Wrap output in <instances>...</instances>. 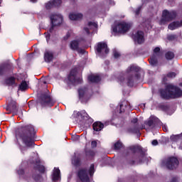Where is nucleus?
Here are the masks:
<instances>
[{
	"mask_svg": "<svg viewBox=\"0 0 182 182\" xmlns=\"http://www.w3.org/2000/svg\"><path fill=\"white\" fill-rule=\"evenodd\" d=\"M77 50V52H78V53H85V49H82V48H80L79 47H78V50Z\"/></svg>",
	"mask_w": 182,
	"mask_h": 182,
	"instance_id": "obj_55",
	"label": "nucleus"
},
{
	"mask_svg": "<svg viewBox=\"0 0 182 182\" xmlns=\"http://www.w3.org/2000/svg\"><path fill=\"white\" fill-rule=\"evenodd\" d=\"M77 75V68H73L68 77V82L70 85H82L83 83V79L82 77H77L76 78V76Z\"/></svg>",
	"mask_w": 182,
	"mask_h": 182,
	"instance_id": "obj_7",
	"label": "nucleus"
},
{
	"mask_svg": "<svg viewBox=\"0 0 182 182\" xmlns=\"http://www.w3.org/2000/svg\"><path fill=\"white\" fill-rule=\"evenodd\" d=\"M130 24L126 22L119 23L112 28L114 33H126L130 29Z\"/></svg>",
	"mask_w": 182,
	"mask_h": 182,
	"instance_id": "obj_9",
	"label": "nucleus"
},
{
	"mask_svg": "<svg viewBox=\"0 0 182 182\" xmlns=\"http://www.w3.org/2000/svg\"><path fill=\"white\" fill-rule=\"evenodd\" d=\"M37 1H38V0H31V2H33V3L37 2Z\"/></svg>",
	"mask_w": 182,
	"mask_h": 182,
	"instance_id": "obj_62",
	"label": "nucleus"
},
{
	"mask_svg": "<svg viewBox=\"0 0 182 182\" xmlns=\"http://www.w3.org/2000/svg\"><path fill=\"white\" fill-rule=\"evenodd\" d=\"M179 164L180 161L176 156H170L165 161V166L168 170H176Z\"/></svg>",
	"mask_w": 182,
	"mask_h": 182,
	"instance_id": "obj_8",
	"label": "nucleus"
},
{
	"mask_svg": "<svg viewBox=\"0 0 182 182\" xmlns=\"http://www.w3.org/2000/svg\"><path fill=\"white\" fill-rule=\"evenodd\" d=\"M95 50L98 55H107L109 53V48L107 47V43L105 42H99L95 47Z\"/></svg>",
	"mask_w": 182,
	"mask_h": 182,
	"instance_id": "obj_11",
	"label": "nucleus"
},
{
	"mask_svg": "<svg viewBox=\"0 0 182 182\" xmlns=\"http://www.w3.org/2000/svg\"><path fill=\"white\" fill-rule=\"evenodd\" d=\"M154 55H159L158 53H160V47H156L154 49Z\"/></svg>",
	"mask_w": 182,
	"mask_h": 182,
	"instance_id": "obj_44",
	"label": "nucleus"
},
{
	"mask_svg": "<svg viewBox=\"0 0 182 182\" xmlns=\"http://www.w3.org/2000/svg\"><path fill=\"white\" fill-rule=\"evenodd\" d=\"M162 129H163L164 132H168V130H167V126L163 124V125H162Z\"/></svg>",
	"mask_w": 182,
	"mask_h": 182,
	"instance_id": "obj_59",
	"label": "nucleus"
},
{
	"mask_svg": "<svg viewBox=\"0 0 182 182\" xmlns=\"http://www.w3.org/2000/svg\"><path fill=\"white\" fill-rule=\"evenodd\" d=\"M4 82L7 86H14V85H16V78L14 76L9 77L5 79Z\"/></svg>",
	"mask_w": 182,
	"mask_h": 182,
	"instance_id": "obj_22",
	"label": "nucleus"
},
{
	"mask_svg": "<svg viewBox=\"0 0 182 182\" xmlns=\"http://www.w3.org/2000/svg\"><path fill=\"white\" fill-rule=\"evenodd\" d=\"M170 182H177V177L172 178Z\"/></svg>",
	"mask_w": 182,
	"mask_h": 182,
	"instance_id": "obj_60",
	"label": "nucleus"
},
{
	"mask_svg": "<svg viewBox=\"0 0 182 182\" xmlns=\"http://www.w3.org/2000/svg\"><path fill=\"white\" fill-rule=\"evenodd\" d=\"M118 80L120 82V83H123V82H124V75H119L118 77Z\"/></svg>",
	"mask_w": 182,
	"mask_h": 182,
	"instance_id": "obj_48",
	"label": "nucleus"
},
{
	"mask_svg": "<svg viewBox=\"0 0 182 182\" xmlns=\"http://www.w3.org/2000/svg\"><path fill=\"white\" fill-rule=\"evenodd\" d=\"M123 106H124V104H120V105H119V107H120L119 113H123V112H124V109H123Z\"/></svg>",
	"mask_w": 182,
	"mask_h": 182,
	"instance_id": "obj_54",
	"label": "nucleus"
},
{
	"mask_svg": "<svg viewBox=\"0 0 182 182\" xmlns=\"http://www.w3.org/2000/svg\"><path fill=\"white\" fill-rule=\"evenodd\" d=\"M142 129H144V127H142Z\"/></svg>",
	"mask_w": 182,
	"mask_h": 182,
	"instance_id": "obj_64",
	"label": "nucleus"
},
{
	"mask_svg": "<svg viewBox=\"0 0 182 182\" xmlns=\"http://www.w3.org/2000/svg\"><path fill=\"white\" fill-rule=\"evenodd\" d=\"M70 48L72 50H79V41L77 40L71 41Z\"/></svg>",
	"mask_w": 182,
	"mask_h": 182,
	"instance_id": "obj_26",
	"label": "nucleus"
},
{
	"mask_svg": "<svg viewBox=\"0 0 182 182\" xmlns=\"http://www.w3.org/2000/svg\"><path fill=\"white\" fill-rule=\"evenodd\" d=\"M177 76V74L174 72H170L167 74V77H176Z\"/></svg>",
	"mask_w": 182,
	"mask_h": 182,
	"instance_id": "obj_41",
	"label": "nucleus"
},
{
	"mask_svg": "<svg viewBox=\"0 0 182 182\" xmlns=\"http://www.w3.org/2000/svg\"><path fill=\"white\" fill-rule=\"evenodd\" d=\"M49 33H55V26L51 24V27L49 29Z\"/></svg>",
	"mask_w": 182,
	"mask_h": 182,
	"instance_id": "obj_50",
	"label": "nucleus"
},
{
	"mask_svg": "<svg viewBox=\"0 0 182 182\" xmlns=\"http://www.w3.org/2000/svg\"><path fill=\"white\" fill-rule=\"evenodd\" d=\"M72 139L73 141H78V140H80V136L79 135H73L72 136Z\"/></svg>",
	"mask_w": 182,
	"mask_h": 182,
	"instance_id": "obj_43",
	"label": "nucleus"
},
{
	"mask_svg": "<svg viewBox=\"0 0 182 182\" xmlns=\"http://www.w3.org/2000/svg\"><path fill=\"white\" fill-rule=\"evenodd\" d=\"M87 79L90 83H99V82L102 80L100 76L95 75L93 74L88 75Z\"/></svg>",
	"mask_w": 182,
	"mask_h": 182,
	"instance_id": "obj_20",
	"label": "nucleus"
},
{
	"mask_svg": "<svg viewBox=\"0 0 182 182\" xmlns=\"http://www.w3.org/2000/svg\"><path fill=\"white\" fill-rule=\"evenodd\" d=\"M140 69L141 68L139 66L131 65L129 69L127 70V72H136L135 75H129L127 77V85L129 87H133V86H134V82L140 80V77H141V75L139 73Z\"/></svg>",
	"mask_w": 182,
	"mask_h": 182,
	"instance_id": "obj_4",
	"label": "nucleus"
},
{
	"mask_svg": "<svg viewBox=\"0 0 182 182\" xmlns=\"http://www.w3.org/2000/svg\"><path fill=\"white\" fill-rule=\"evenodd\" d=\"M159 93L161 99L170 100V99H178L182 96V90L180 87L168 84L165 89H160Z\"/></svg>",
	"mask_w": 182,
	"mask_h": 182,
	"instance_id": "obj_3",
	"label": "nucleus"
},
{
	"mask_svg": "<svg viewBox=\"0 0 182 182\" xmlns=\"http://www.w3.org/2000/svg\"><path fill=\"white\" fill-rule=\"evenodd\" d=\"M35 128L32 124L21 126L18 131L17 136L26 147L35 146Z\"/></svg>",
	"mask_w": 182,
	"mask_h": 182,
	"instance_id": "obj_1",
	"label": "nucleus"
},
{
	"mask_svg": "<svg viewBox=\"0 0 182 182\" xmlns=\"http://www.w3.org/2000/svg\"><path fill=\"white\" fill-rule=\"evenodd\" d=\"M34 168L35 170H38V171H39V173L41 174H45V171H46V168H45V166L41 165V161H36Z\"/></svg>",
	"mask_w": 182,
	"mask_h": 182,
	"instance_id": "obj_19",
	"label": "nucleus"
},
{
	"mask_svg": "<svg viewBox=\"0 0 182 182\" xmlns=\"http://www.w3.org/2000/svg\"><path fill=\"white\" fill-rule=\"evenodd\" d=\"M149 63L151 66H157L159 61L157 60V57L156 56V55H152L149 60Z\"/></svg>",
	"mask_w": 182,
	"mask_h": 182,
	"instance_id": "obj_31",
	"label": "nucleus"
},
{
	"mask_svg": "<svg viewBox=\"0 0 182 182\" xmlns=\"http://www.w3.org/2000/svg\"><path fill=\"white\" fill-rule=\"evenodd\" d=\"M84 31L86 32V33H87V35L90 34V30H89V28L85 27Z\"/></svg>",
	"mask_w": 182,
	"mask_h": 182,
	"instance_id": "obj_57",
	"label": "nucleus"
},
{
	"mask_svg": "<svg viewBox=\"0 0 182 182\" xmlns=\"http://www.w3.org/2000/svg\"><path fill=\"white\" fill-rule=\"evenodd\" d=\"M144 124L146 126H148V127H151V129L156 127V122H154V119L153 118L145 121Z\"/></svg>",
	"mask_w": 182,
	"mask_h": 182,
	"instance_id": "obj_30",
	"label": "nucleus"
},
{
	"mask_svg": "<svg viewBox=\"0 0 182 182\" xmlns=\"http://www.w3.org/2000/svg\"><path fill=\"white\" fill-rule=\"evenodd\" d=\"M139 122V119L137 118H134L131 120V123H132L133 124H137V122Z\"/></svg>",
	"mask_w": 182,
	"mask_h": 182,
	"instance_id": "obj_52",
	"label": "nucleus"
},
{
	"mask_svg": "<svg viewBox=\"0 0 182 182\" xmlns=\"http://www.w3.org/2000/svg\"><path fill=\"white\" fill-rule=\"evenodd\" d=\"M129 133H132L133 134H140V127L139 124H135L133 127L128 129Z\"/></svg>",
	"mask_w": 182,
	"mask_h": 182,
	"instance_id": "obj_23",
	"label": "nucleus"
},
{
	"mask_svg": "<svg viewBox=\"0 0 182 182\" xmlns=\"http://www.w3.org/2000/svg\"><path fill=\"white\" fill-rule=\"evenodd\" d=\"M142 9H143V5L139 6L136 10L134 11V14L135 16H139V15H140V12L141 11Z\"/></svg>",
	"mask_w": 182,
	"mask_h": 182,
	"instance_id": "obj_38",
	"label": "nucleus"
},
{
	"mask_svg": "<svg viewBox=\"0 0 182 182\" xmlns=\"http://www.w3.org/2000/svg\"><path fill=\"white\" fill-rule=\"evenodd\" d=\"M46 9H50L52 8H55V6H53V1H48L46 4Z\"/></svg>",
	"mask_w": 182,
	"mask_h": 182,
	"instance_id": "obj_39",
	"label": "nucleus"
},
{
	"mask_svg": "<svg viewBox=\"0 0 182 182\" xmlns=\"http://www.w3.org/2000/svg\"><path fill=\"white\" fill-rule=\"evenodd\" d=\"M51 25L53 26H59L63 22V16L62 15L53 14L50 16Z\"/></svg>",
	"mask_w": 182,
	"mask_h": 182,
	"instance_id": "obj_15",
	"label": "nucleus"
},
{
	"mask_svg": "<svg viewBox=\"0 0 182 182\" xmlns=\"http://www.w3.org/2000/svg\"><path fill=\"white\" fill-rule=\"evenodd\" d=\"M70 4H73V5H75L77 2V0H70Z\"/></svg>",
	"mask_w": 182,
	"mask_h": 182,
	"instance_id": "obj_61",
	"label": "nucleus"
},
{
	"mask_svg": "<svg viewBox=\"0 0 182 182\" xmlns=\"http://www.w3.org/2000/svg\"><path fill=\"white\" fill-rule=\"evenodd\" d=\"M38 103L41 107H53L55 105V101L48 93L41 94L38 97Z\"/></svg>",
	"mask_w": 182,
	"mask_h": 182,
	"instance_id": "obj_5",
	"label": "nucleus"
},
{
	"mask_svg": "<svg viewBox=\"0 0 182 182\" xmlns=\"http://www.w3.org/2000/svg\"><path fill=\"white\" fill-rule=\"evenodd\" d=\"M82 18H83V14H70L69 15V18L70 19V21H80Z\"/></svg>",
	"mask_w": 182,
	"mask_h": 182,
	"instance_id": "obj_25",
	"label": "nucleus"
},
{
	"mask_svg": "<svg viewBox=\"0 0 182 182\" xmlns=\"http://www.w3.org/2000/svg\"><path fill=\"white\" fill-rule=\"evenodd\" d=\"M33 178L35 180L36 182H38L41 181V178H42V176L39 174L36 175H33Z\"/></svg>",
	"mask_w": 182,
	"mask_h": 182,
	"instance_id": "obj_40",
	"label": "nucleus"
},
{
	"mask_svg": "<svg viewBox=\"0 0 182 182\" xmlns=\"http://www.w3.org/2000/svg\"><path fill=\"white\" fill-rule=\"evenodd\" d=\"M182 26V20L173 21L171 23L168 28L170 29V31H174V29H177V28H181Z\"/></svg>",
	"mask_w": 182,
	"mask_h": 182,
	"instance_id": "obj_18",
	"label": "nucleus"
},
{
	"mask_svg": "<svg viewBox=\"0 0 182 182\" xmlns=\"http://www.w3.org/2000/svg\"><path fill=\"white\" fill-rule=\"evenodd\" d=\"M88 173L90 177H93V175L95 174V164H91Z\"/></svg>",
	"mask_w": 182,
	"mask_h": 182,
	"instance_id": "obj_36",
	"label": "nucleus"
},
{
	"mask_svg": "<svg viewBox=\"0 0 182 182\" xmlns=\"http://www.w3.org/2000/svg\"><path fill=\"white\" fill-rule=\"evenodd\" d=\"M44 60L47 63H50V62L53 60V54L52 53H46L44 55Z\"/></svg>",
	"mask_w": 182,
	"mask_h": 182,
	"instance_id": "obj_28",
	"label": "nucleus"
},
{
	"mask_svg": "<svg viewBox=\"0 0 182 182\" xmlns=\"http://www.w3.org/2000/svg\"><path fill=\"white\" fill-rule=\"evenodd\" d=\"M52 2L54 8H58L62 5V0H53Z\"/></svg>",
	"mask_w": 182,
	"mask_h": 182,
	"instance_id": "obj_35",
	"label": "nucleus"
},
{
	"mask_svg": "<svg viewBox=\"0 0 182 182\" xmlns=\"http://www.w3.org/2000/svg\"><path fill=\"white\" fill-rule=\"evenodd\" d=\"M14 70V65L11 63L0 64V76H6Z\"/></svg>",
	"mask_w": 182,
	"mask_h": 182,
	"instance_id": "obj_10",
	"label": "nucleus"
},
{
	"mask_svg": "<svg viewBox=\"0 0 182 182\" xmlns=\"http://www.w3.org/2000/svg\"><path fill=\"white\" fill-rule=\"evenodd\" d=\"M104 127L105 124L100 122H95L92 124V129L95 132H101Z\"/></svg>",
	"mask_w": 182,
	"mask_h": 182,
	"instance_id": "obj_21",
	"label": "nucleus"
},
{
	"mask_svg": "<svg viewBox=\"0 0 182 182\" xmlns=\"http://www.w3.org/2000/svg\"><path fill=\"white\" fill-rule=\"evenodd\" d=\"M177 38V35H170L167 37L168 41H174Z\"/></svg>",
	"mask_w": 182,
	"mask_h": 182,
	"instance_id": "obj_42",
	"label": "nucleus"
},
{
	"mask_svg": "<svg viewBox=\"0 0 182 182\" xmlns=\"http://www.w3.org/2000/svg\"><path fill=\"white\" fill-rule=\"evenodd\" d=\"M159 109L164 111V110H167L168 107H167V105H159Z\"/></svg>",
	"mask_w": 182,
	"mask_h": 182,
	"instance_id": "obj_51",
	"label": "nucleus"
},
{
	"mask_svg": "<svg viewBox=\"0 0 182 182\" xmlns=\"http://www.w3.org/2000/svg\"><path fill=\"white\" fill-rule=\"evenodd\" d=\"M134 42H136L139 45H141L144 42V32L142 31H136V34L133 36Z\"/></svg>",
	"mask_w": 182,
	"mask_h": 182,
	"instance_id": "obj_17",
	"label": "nucleus"
},
{
	"mask_svg": "<svg viewBox=\"0 0 182 182\" xmlns=\"http://www.w3.org/2000/svg\"><path fill=\"white\" fill-rule=\"evenodd\" d=\"M123 147V144L120 141H117L114 145V150H120Z\"/></svg>",
	"mask_w": 182,
	"mask_h": 182,
	"instance_id": "obj_34",
	"label": "nucleus"
},
{
	"mask_svg": "<svg viewBox=\"0 0 182 182\" xmlns=\"http://www.w3.org/2000/svg\"><path fill=\"white\" fill-rule=\"evenodd\" d=\"M69 38H70V33L68 32L66 36L64 37L65 41H68V39H69Z\"/></svg>",
	"mask_w": 182,
	"mask_h": 182,
	"instance_id": "obj_56",
	"label": "nucleus"
},
{
	"mask_svg": "<svg viewBox=\"0 0 182 182\" xmlns=\"http://www.w3.org/2000/svg\"><path fill=\"white\" fill-rule=\"evenodd\" d=\"M77 177L81 182H90V178L87 173V169L81 168L77 171Z\"/></svg>",
	"mask_w": 182,
	"mask_h": 182,
	"instance_id": "obj_14",
	"label": "nucleus"
},
{
	"mask_svg": "<svg viewBox=\"0 0 182 182\" xmlns=\"http://www.w3.org/2000/svg\"><path fill=\"white\" fill-rule=\"evenodd\" d=\"M180 150H182V144L179 146Z\"/></svg>",
	"mask_w": 182,
	"mask_h": 182,
	"instance_id": "obj_63",
	"label": "nucleus"
},
{
	"mask_svg": "<svg viewBox=\"0 0 182 182\" xmlns=\"http://www.w3.org/2000/svg\"><path fill=\"white\" fill-rule=\"evenodd\" d=\"M72 163L75 167H80L82 166V161L80 158L75 156L72 161Z\"/></svg>",
	"mask_w": 182,
	"mask_h": 182,
	"instance_id": "obj_29",
	"label": "nucleus"
},
{
	"mask_svg": "<svg viewBox=\"0 0 182 182\" xmlns=\"http://www.w3.org/2000/svg\"><path fill=\"white\" fill-rule=\"evenodd\" d=\"M74 117L77 122H80V120H89L90 122H92L93 119L92 117L89 116L87 112L85 110H82L80 112H77L76 113H74Z\"/></svg>",
	"mask_w": 182,
	"mask_h": 182,
	"instance_id": "obj_13",
	"label": "nucleus"
},
{
	"mask_svg": "<svg viewBox=\"0 0 182 182\" xmlns=\"http://www.w3.org/2000/svg\"><path fill=\"white\" fill-rule=\"evenodd\" d=\"M95 154H96L95 153V151L92 149H88L85 151V156L88 159H90V157H95Z\"/></svg>",
	"mask_w": 182,
	"mask_h": 182,
	"instance_id": "obj_33",
	"label": "nucleus"
},
{
	"mask_svg": "<svg viewBox=\"0 0 182 182\" xmlns=\"http://www.w3.org/2000/svg\"><path fill=\"white\" fill-rule=\"evenodd\" d=\"M17 173L19 176H23V174H25V170H23V168H19Z\"/></svg>",
	"mask_w": 182,
	"mask_h": 182,
	"instance_id": "obj_45",
	"label": "nucleus"
},
{
	"mask_svg": "<svg viewBox=\"0 0 182 182\" xmlns=\"http://www.w3.org/2000/svg\"><path fill=\"white\" fill-rule=\"evenodd\" d=\"M6 110L8 112V114H11V113H13L14 114H17L18 107V104H16V101L11 98L10 102L7 104Z\"/></svg>",
	"mask_w": 182,
	"mask_h": 182,
	"instance_id": "obj_12",
	"label": "nucleus"
},
{
	"mask_svg": "<svg viewBox=\"0 0 182 182\" xmlns=\"http://www.w3.org/2000/svg\"><path fill=\"white\" fill-rule=\"evenodd\" d=\"M176 18H177V12L176 11L164 10L159 23L160 25H166L167 22H171Z\"/></svg>",
	"mask_w": 182,
	"mask_h": 182,
	"instance_id": "obj_6",
	"label": "nucleus"
},
{
	"mask_svg": "<svg viewBox=\"0 0 182 182\" xmlns=\"http://www.w3.org/2000/svg\"><path fill=\"white\" fill-rule=\"evenodd\" d=\"M28 89H29V85L26 80H22V82L19 85L18 90H21V92H25V90H28Z\"/></svg>",
	"mask_w": 182,
	"mask_h": 182,
	"instance_id": "obj_27",
	"label": "nucleus"
},
{
	"mask_svg": "<svg viewBox=\"0 0 182 182\" xmlns=\"http://www.w3.org/2000/svg\"><path fill=\"white\" fill-rule=\"evenodd\" d=\"M88 26H94V28H97V23H96L95 22H92V21H89L88 22Z\"/></svg>",
	"mask_w": 182,
	"mask_h": 182,
	"instance_id": "obj_46",
	"label": "nucleus"
},
{
	"mask_svg": "<svg viewBox=\"0 0 182 182\" xmlns=\"http://www.w3.org/2000/svg\"><path fill=\"white\" fill-rule=\"evenodd\" d=\"M114 58H115V59H119V58H120V53H119V52H117V51H114Z\"/></svg>",
	"mask_w": 182,
	"mask_h": 182,
	"instance_id": "obj_47",
	"label": "nucleus"
},
{
	"mask_svg": "<svg viewBox=\"0 0 182 182\" xmlns=\"http://www.w3.org/2000/svg\"><path fill=\"white\" fill-rule=\"evenodd\" d=\"M91 146L92 149L97 147V142L96 141H92L91 142Z\"/></svg>",
	"mask_w": 182,
	"mask_h": 182,
	"instance_id": "obj_49",
	"label": "nucleus"
},
{
	"mask_svg": "<svg viewBox=\"0 0 182 182\" xmlns=\"http://www.w3.org/2000/svg\"><path fill=\"white\" fill-rule=\"evenodd\" d=\"M175 56L176 55L172 51H168L165 53V59H166V60H173Z\"/></svg>",
	"mask_w": 182,
	"mask_h": 182,
	"instance_id": "obj_32",
	"label": "nucleus"
},
{
	"mask_svg": "<svg viewBox=\"0 0 182 182\" xmlns=\"http://www.w3.org/2000/svg\"><path fill=\"white\" fill-rule=\"evenodd\" d=\"M151 144H152V146H158L159 145V141H157V139H154L151 141Z\"/></svg>",
	"mask_w": 182,
	"mask_h": 182,
	"instance_id": "obj_53",
	"label": "nucleus"
},
{
	"mask_svg": "<svg viewBox=\"0 0 182 182\" xmlns=\"http://www.w3.org/2000/svg\"><path fill=\"white\" fill-rule=\"evenodd\" d=\"M87 88H80L78 90L79 99L81 103H87L89 98L87 97Z\"/></svg>",
	"mask_w": 182,
	"mask_h": 182,
	"instance_id": "obj_16",
	"label": "nucleus"
},
{
	"mask_svg": "<svg viewBox=\"0 0 182 182\" xmlns=\"http://www.w3.org/2000/svg\"><path fill=\"white\" fill-rule=\"evenodd\" d=\"M46 41L47 42H49V40L50 39V33L46 35Z\"/></svg>",
	"mask_w": 182,
	"mask_h": 182,
	"instance_id": "obj_58",
	"label": "nucleus"
},
{
	"mask_svg": "<svg viewBox=\"0 0 182 182\" xmlns=\"http://www.w3.org/2000/svg\"><path fill=\"white\" fill-rule=\"evenodd\" d=\"M60 178V170L59 168H55L53 173V181H58Z\"/></svg>",
	"mask_w": 182,
	"mask_h": 182,
	"instance_id": "obj_24",
	"label": "nucleus"
},
{
	"mask_svg": "<svg viewBox=\"0 0 182 182\" xmlns=\"http://www.w3.org/2000/svg\"><path fill=\"white\" fill-rule=\"evenodd\" d=\"M170 139L171 141H178V140H181L180 134L171 136Z\"/></svg>",
	"mask_w": 182,
	"mask_h": 182,
	"instance_id": "obj_37",
	"label": "nucleus"
},
{
	"mask_svg": "<svg viewBox=\"0 0 182 182\" xmlns=\"http://www.w3.org/2000/svg\"><path fill=\"white\" fill-rule=\"evenodd\" d=\"M129 150L133 153L132 158L125 157L124 164L125 166H136L138 164H142L144 161H146L147 157L146 156V151L143 150V147L139 145H133L129 147Z\"/></svg>",
	"mask_w": 182,
	"mask_h": 182,
	"instance_id": "obj_2",
	"label": "nucleus"
}]
</instances>
